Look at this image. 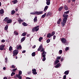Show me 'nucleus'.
Instances as JSON below:
<instances>
[{
  "instance_id": "39",
  "label": "nucleus",
  "mask_w": 79,
  "mask_h": 79,
  "mask_svg": "<svg viewBox=\"0 0 79 79\" xmlns=\"http://www.w3.org/2000/svg\"><path fill=\"white\" fill-rule=\"evenodd\" d=\"M15 73L14 72H12L11 74V76H13V75H15Z\"/></svg>"
},
{
  "instance_id": "18",
  "label": "nucleus",
  "mask_w": 79,
  "mask_h": 79,
  "mask_svg": "<svg viewBox=\"0 0 79 79\" xmlns=\"http://www.w3.org/2000/svg\"><path fill=\"white\" fill-rule=\"evenodd\" d=\"M8 24L6 25L5 28H4V30L5 31H7L8 30Z\"/></svg>"
},
{
  "instance_id": "52",
  "label": "nucleus",
  "mask_w": 79,
  "mask_h": 79,
  "mask_svg": "<svg viewBox=\"0 0 79 79\" xmlns=\"http://www.w3.org/2000/svg\"><path fill=\"white\" fill-rule=\"evenodd\" d=\"M56 38V36L55 35H54L53 36V39L54 40H55V38Z\"/></svg>"
},
{
  "instance_id": "63",
  "label": "nucleus",
  "mask_w": 79,
  "mask_h": 79,
  "mask_svg": "<svg viewBox=\"0 0 79 79\" xmlns=\"http://www.w3.org/2000/svg\"><path fill=\"white\" fill-rule=\"evenodd\" d=\"M29 35H30L29 34H27V37H29Z\"/></svg>"
},
{
  "instance_id": "37",
  "label": "nucleus",
  "mask_w": 79,
  "mask_h": 79,
  "mask_svg": "<svg viewBox=\"0 0 79 79\" xmlns=\"http://www.w3.org/2000/svg\"><path fill=\"white\" fill-rule=\"evenodd\" d=\"M55 31L52 32V34H51V35H52V36H53V35H55Z\"/></svg>"
},
{
  "instance_id": "8",
  "label": "nucleus",
  "mask_w": 79,
  "mask_h": 79,
  "mask_svg": "<svg viewBox=\"0 0 79 79\" xmlns=\"http://www.w3.org/2000/svg\"><path fill=\"white\" fill-rule=\"evenodd\" d=\"M6 23L7 24H10V23H12V19H8Z\"/></svg>"
},
{
  "instance_id": "11",
  "label": "nucleus",
  "mask_w": 79,
  "mask_h": 79,
  "mask_svg": "<svg viewBox=\"0 0 79 79\" xmlns=\"http://www.w3.org/2000/svg\"><path fill=\"white\" fill-rule=\"evenodd\" d=\"M16 77H18L19 79H22V77L21 76V75H18V74H16Z\"/></svg>"
},
{
  "instance_id": "61",
  "label": "nucleus",
  "mask_w": 79,
  "mask_h": 79,
  "mask_svg": "<svg viewBox=\"0 0 79 79\" xmlns=\"http://www.w3.org/2000/svg\"><path fill=\"white\" fill-rule=\"evenodd\" d=\"M3 69L4 70H5V69H6V67H3Z\"/></svg>"
},
{
  "instance_id": "29",
  "label": "nucleus",
  "mask_w": 79,
  "mask_h": 79,
  "mask_svg": "<svg viewBox=\"0 0 79 79\" xmlns=\"http://www.w3.org/2000/svg\"><path fill=\"white\" fill-rule=\"evenodd\" d=\"M0 13L1 15L3 14L4 13V10H0Z\"/></svg>"
},
{
  "instance_id": "14",
  "label": "nucleus",
  "mask_w": 79,
  "mask_h": 79,
  "mask_svg": "<svg viewBox=\"0 0 79 79\" xmlns=\"http://www.w3.org/2000/svg\"><path fill=\"white\" fill-rule=\"evenodd\" d=\"M51 37H52V34H51L50 33L48 34L47 37H48L49 38H50Z\"/></svg>"
},
{
  "instance_id": "41",
  "label": "nucleus",
  "mask_w": 79,
  "mask_h": 79,
  "mask_svg": "<svg viewBox=\"0 0 79 79\" xmlns=\"http://www.w3.org/2000/svg\"><path fill=\"white\" fill-rule=\"evenodd\" d=\"M44 48H42V49L40 51V52H44Z\"/></svg>"
},
{
  "instance_id": "4",
  "label": "nucleus",
  "mask_w": 79,
  "mask_h": 79,
  "mask_svg": "<svg viewBox=\"0 0 79 79\" xmlns=\"http://www.w3.org/2000/svg\"><path fill=\"white\" fill-rule=\"evenodd\" d=\"M13 56H16V55H17L18 53V50L15 49L13 51Z\"/></svg>"
},
{
  "instance_id": "6",
  "label": "nucleus",
  "mask_w": 79,
  "mask_h": 79,
  "mask_svg": "<svg viewBox=\"0 0 79 79\" xmlns=\"http://www.w3.org/2000/svg\"><path fill=\"white\" fill-rule=\"evenodd\" d=\"M32 73L33 74H37V73L36 72V69H32Z\"/></svg>"
},
{
  "instance_id": "36",
  "label": "nucleus",
  "mask_w": 79,
  "mask_h": 79,
  "mask_svg": "<svg viewBox=\"0 0 79 79\" xmlns=\"http://www.w3.org/2000/svg\"><path fill=\"white\" fill-rule=\"evenodd\" d=\"M60 59H61V56L57 57L56 60H60Z\"/></svg>"
},
{
  "instance_id": "24",
  "label": "nucleus",
  "mask_w": 79,
  "mask_h": 79,
  "mask_svg": "<svg viewBox=\"0 0 79 79\" xmlns=\"http://www.w3.org/2000/svg\"><path fill=\"white\" fill-rule=\"evenodd\" d=\"M22 25L24 26H27V24L25 22H23L22 23Z\"/></svg>"
},
{
  "instance_id": "58",
  "label": "nucleus",
  "mask_w": 79,
  "mask_h": 79,
  "mask_svg": "<svg viewBox=\"0 0 79 79\" xmlns=\"http://www.w3.org/2000/svg\"><path fill=\"white\" fill-rule=\"evenodd\" d=\"M3 79H8V78H7L6 77H4Z\"/></svg>"
},
{
  "instance_id": "10",
  "label": "nucleus",
  "mask_w": 79,
  "mask_h": 79,
  "mask_svg": "<svg viewBox=\"0 0 79 79\" xmlns=\"http://www.w3.org/2000/svg\"><path fill=\"white\" fill-rule=\"evenodd\" d=\"M46 4L47 5H50V0H46Z\"/></svg>"
},
{
  "instance_id": "40",
  "label": "nucleus",
  "mask_w": 79,
  "mask_h": 79,
  "mask_svg": "<svg viewBox=\"0 0 79 79\" xmlns=\"http://www.w3.org/2000/svg\"><path fill=\"white\" fill-rule=\"evenodd\" d=\"M65 51H68V50H69V47H67L65 49Z\"/></svg>"
},
{
  "instance_id": "5",
  "label": "nucleus",
  "mask_w": 79,
  "mask_h": 79,
  "mask_svg": "<svg viewBox=\"0 0 79 79\" xmlns=\"http://www.w3.org/2000/svg\"><path fill=\"white\" fill-rule=\"evenodd\" d=\"M61 40L63 44H65L66 42V39L64 38H61Z\"/></svg>"
},
{
  "instance_id": "31",
  "label": "nucleus",
  "mask_w": 79,
  "mask_h": 79,
  "mask_svg": "<svg viewBox=\"0 0 79 79\" xmlns=\"http://www.w3.org/2000/svg\"><path fill=\"white\" fill-rule=\"evenodd\" d=\"M48 6H46L45 8L44 9V10H47V9H48Z\"/></svg>"
},
{
  "instance_id": "30",
  "label": "nucleus",
  "mask_w": 79,
  "mask_h": 79,
  "mask_svg": "<svg viewBox=\"0 0 79 79\" xmlns=\"http://www.w3.org/2000/svg\"><path fill=\"white\" fill-rule=\"evenodd\" d=\"M15 13V11L14 10H12V11L11 12V14L12 15H14Z\"/></svg>"
},
{
  "instance_id": "50",
  "label": "nucleus",
  "mask_w": 79,
  "mask_h": 79,
  "mask_svg": "<svg viewBox=\"0 0 79 79\" xmlns=\"http://www.w3.org/2000/svg\"><path fill=\"white\" fill-rule=\"evenodd\" d=\"M5 60H6V63H7V60H8V58H7V57H6Z\"/></svg>"
},
{
  "instance_id": "54",
  "label": "nucleus",
  "mask_w": 79,
  "mask_h": 79,
  "mask_svg": "<svg viewBox=\"0 0 79 79\" xmlns=\"http://www.w3.org/2000/svg\"><path fill=\"white\" fill-rule=\"evenodd\" d=\"M61 21H62L61 19H60V18L59 19H58V21H59L60 22H61Z\"/></svg>"
},
{
  "instance_id": "23",
  "label": "nucleus",
  "mask_w": 79,
  "mask_h": 79,
  "mask_svg": "<svg viewBox=\"0 0 79 79\" xmlns=\"http://www.w3.org/2000/svg\"><path fill=\"white\" fill-rule=\"evenodd\" d=\"M64 8L65 10H68V6H66V5L64 6Z\"/></svg>"
},
{
  "instance_id": "53",
  "label": "nucleus",
  "mask_w": 79,
  "mask_h": 79,
  "mask_svg": "<svg viewBox=\"0 0 79 79\" xmlns=\"http://www.w3.org/2000/svg\"><path fill=\"white\" fill-rule=\"evenodd\" d=\"M60 22L59 21H57V24H60Z\"/></svg>"
},
{
  "instance_id": "47",
  "label": "nucleus",
  "mask_w": 79,
  "mask_h": 79,
  "mask_svg": "<svg viewBox=\"0 0 79 79\" xmlns=\"http://www.w3.org/2000/svg\"><path fill=\"white\" fill-rule=\"evenodd\" d=\"M18 22H22L23 21V20L21 19H19L18 20Z\"/></svg>"
},
{
  "instance_id": "21",
  "label": "nucleus",
  "mask_w": 79,
  "mask_h": 79,
  "mask_svg": "<svg viewBox=\"0 0 79 79\" xmlns=\"http://www.w3.org/2000/svg\"><path fill=\"white\" fill-rule=\"evenodd\" d=\"M64 73L66 75H68V74H69V71H68V70H67L64 72Z\"/></svg>"
},
{
  "instance_id": "17",
  "label": "nucleus",
  "mask_w": 79,
  "mask_h": 79,
  "mask_svg": "<svg viewBox=\"0 0 79 79\" xmlns=\"http://www.w3.org/2000/svg\"><path fill=\"white\" fill-rule=\"evenodd\" d=\"M12 3H13L14 4H16L18 3V0H15L14 1H12Z\"/></svg>"
},
{
  "instance_id": "27",
  "label": "nucleus",
  "mask_w": 79,
  "mask_h": 79,
  "mask_svg": "<svg viewBox=\"0 0 79 79\" xmlns=\"http://www.w3.org/2000/svg\"><path fill=\"white\" fill-rule=\"evenodd\" d=\"M27 34V33L25 32H23V33L22 34V35H21V36H25Z\"/></svg>"
},
{
  "instance_id": "32",
  "label": "nucleus",
  "mask_w": 79,
  "mask_h": 79,
  "mask_svg": "<svg viewBox=\"0 0 79 79\" xmlns=\"http://www.w3.org/2000/svg\"><path fill=\"white\" fill-rule=\"evenodd\" d=\"M42 39H43V38H42V37H40L39 38V41L40 42H41V41L42 40Z\"/></svg>"
},
{
  "instance_id": "12",
  "label": "nucleus",
  "mask_w": 79,
  "mask_h": 79,
  "mask_svg": "<svg viewBox=\"0 0 79 79\" xmlns=\"http://www.w3.org/2000/svg\"><path fill=\"white\" fill-rule=\"evenodd\" d=\"M60 63H58L55 66V68H59L60 66Z\"/></svg>"
},
{
  "instance_id": "48",
  "label": "nucleus",
  "mask_w": 79,
  "mask_h": 79,
  "mask_svg": "<svg viewBox=\"0 0 79 79\" xmlns=\"http://www.w3.org/2000/svg\"><path fill=\"white\" fill-rule=\"evenodd\" d=\"M66 75H64L63 77V79H66Z\"/></svg>"
},
{
  "instance_id": "38",
  "label": "nucleus",
  "mask_w": 79,
  "mask_h": 79,
  "mask_svg": "<svg viewBox=\"0 0 79 79\" xmlns=\"http://www.w3.org/2000/svg\"><path fill=\"white\" fill-rule=\"evenodd\" d=\"M16 70H17V69H12V71L13 72H15Z\"/></svg>"
},
{
  "instance_id": "13",
  "label": "nucleus",
  "mask_w": 79,
  "mask_h": 79,
  "mask_svg": "<svg viewBox=\"0 0 79 79\" xmlns=\"http://www.w3.org/2000/svg\"><path fill=\"white\" fill-rule=\"evenodd\" d=\"M9 19V18L8 17H6L5 19L3 20V21H5V22H7V21Z\"/></svg>"
},
{
  "instance_id": "49",
  "label": "nucleus",
  "mask_w": 79,
  "mask_h": 79,
  "mask_svg": "<svg viewBox=\"0 0 79 79\" xmlns=\"http://www.w3.org/2000/svg\"><path fill=\"white\" fill-rule=\"evenodd\" d=\"M1 42L2 43H4L5 42V40H2Z\"/></svg>"
},
{
  "instance_id": "25",
  "label": "nucleus",
  "mask_w": 79,
  "mask_h": 79,
  "mask_svg": "<svg viewBox=\"0 0 79 79\" xmlns=\"http://www.w3.org/2000/svg\"><path fill=\"white\" fill-rule=\"evenodd\" d=\"M14 34H15L16 35H18V34H19V33L18 32H17L16 31H15L14 32Z\"/></svg>"
},
{
  "instance_id": "20",
  "label": "nucleus",
  "mask_w": 79,
  "mask_h": 79,
  "mask_svg": "<svg viewBox=\"0 0 79 79\" xmlns=\"http://www.w3.org/2000/svg\"><path fill=\"white\" fill-rule=\"evenodd\" d=\"M42 55H43V57H45L46 55H45V51H44V52H43L42 53Z\"/></svg>"
},
{
  "instance_id": "60",
  "label": "nucleus",
  "mask_w": 79,
  "mask_h": 79,
  "mask_svg": "<svg viewBox=\"0 0 79 79\" xmlns=\"http://www.w3.org/2000/svg\"><path fill=\"white\" fill-rule=\"evenodd\" d=\"M35 47H36L35 45H34V46L33 47V48H35Z\"/></svg>"
},
{
  "instance_id": "42",
  "label": "nucleus",
  "mask_w": 79,
  "mask_h": 79,
  "mask_svg": "<svg viewBox=\"0 0 79 79\" xmlns=\"http://www.w3.org/2000/svg\"><path fill=\"white\" fill-rule=\"evenodd\" d=\"M11 68H16V66H15V65H13L11 66Z\"/></svg>"
},
{
  "instance_id": "9",
  "label": "nucleus",
  "mask_w": 79,
  "mask_h": 79,
  "mask_svg": "<svg viewBox=\"0 0 79 79\" xmlns=\"http://www.w3.org/2000/svg\"><path fill=\"white\" fill-rule=\"evenodd\" d=\"M5 45H2L0 46V50H3V48L4 47H5Z\"/></svg>"
},
{
  "instance_id": "57",
  "label": "nucleus",
  "mask_w": 79,
  "mask_h": 79,
  "mask_svg": "<svg viewBox=\"0 0 79 79\" xmlns=\"http://www.w3.org/2000/svg\"><path fill=\"white\" fill-rule=\"evenodd\" d=\"M26 53V51L25 50H23L22 51V53Z\"/></svg>"
},
{
  "instance_id": "3",
  "label": "nucleus",
  "mask_w": 79,
  "mask_h": 79,
  "mask_svg": "<svg viewBox=\"0 0 79 79\" xmlns=\"http://www.w3.org/2000/svg\"><path fill=\"white\" fill-rule=\"evenodd\" d=\"M38 27H39V25L35 27H34L32 29V32H35V31L37 32V31H38L39 29V28H38Z\"/></svg>"
},
{
  "instance_id": "34",
  "label": "nucleus",
  "mask_w": 79,
  "mask_h": 79,
  "mask_svg": "<svg viewBox=\"0 0 79 79\" xmlns=\"http://www.w3.org/2000/svg\"><path fill=\"white\" fill-rule=\"evenodd\" d=\"M21 74H22V71H20L19 72V74L18 75H21Z\"/></svg>"
},
{
  "instance_id": "59",
  "label": "nucleus",
  "mask_w": 79,
  "mask_h": 79,
  "mask_svg": "<svg viewBox=\"0 0 79 79\" xmlns=\"http://www.w3.org/2000/svg\"><path fill=\"white\" fill-rule=\"evenodd\" d=\"M71 2V0H68V3H70Z\"/></svg>"
},
{
  "instance_id": "35",
  "label": "nucleus",
  "mask_w": 79,
  "mask_h": 79,
  "mask_svg": "<svg viewBox=\"0 0 79 79\" xmlns=\"http://www.w3.org/2000/svg\"><path fill=\"white\" fill-rule=\"evenodd\" d=\"M63 8V6H62L60 7L59 9V10H61Z\"/></svg>"
},
{
  "instance_id": "45",
  "label": "nucleus",
  "mask_w": 79,
  "mask_h": 79,
  "mask_svg": "<svg viewBox=\"0 0 79 79\" xmlns=\"http://www.w3.org/2000/svg\"><path fill=\"white\" fill-rule=\"evenodd\" d=\"M62 52H63L62 50H60L59 52V53L60 54H61V53H62Z\"/></svg>"
},
{
  "instance_id": "44",
  "label": "nucleus",
  "mask_w": 79,
  "mask_h": 79,
  "mask_svg": "<svg viewBox=\"0 0 79 79\" xmlns=\"http://www.w3.org/2000/svg\"><path fill=\"white\" fill-rule=\"evenodd\" d=\"M43 57L44 58H43L42 60L43 61H45V60H46V58H45V57Z\"/></svg>"
},
{
  "instance_id": "64",
  "label": "nucleus",
  "mask_w": 79,
  "mask_h": 79,
  "mask_svg": "<svg viewBox=\"0 0 79 79\" xmlns=\"http://www.w3.org/2000/svg\"><path fill=\"white\" fill-rule=\"evenodd\" d=\"M15 10H18V7L15 9Z\"/></svg>"
},
{
  "instance_id": "33",
  "label": "nucleus",
  "mask_w": 79,
  "mask_h": 79,
  "mask_svg": "<svg viewBox=\"0 0 79 79\" xmlns=\"http://www.w3.org/2000/svg\"><path fill=\"white\" fill-rule=\"evenodd\" d=\"M12 50H13V48H12V47L10 46L9 49V51H11Z\"/></svg>"
},
{
  "instance_id": "16",
  "label": "nucleus",
  "mask_w": 79,
  "mask_h": 79,
  "mask_svg": "<svg viewBox=\"0 0 79 79\" xmlns=\"http://www.w3.org/2000/svg\"><path fill=\"white\" fill-rule=\"evenodd\" d=\"M25 39H26V37H23L21 40V42H23V41H24L25 40Z\"/></svg>"
},
{
  "instance_id": "56",
  "label": "nucleus",
  "mask_w": 79,
  "mask_h": 79,
  "mask_svg": "<svg viewBox=\"0 0 79 79\" xmlns=\"http://www.w3.org/2000/svg\"><path fill=\"white\" fill-rule=\"evenodd\" d=\"M41 48H39L37 50H38V51L39 52V51H40V50H41Z\"/></svg>"
},
{
  "instance_id": "51",
  "label": "nucleus",
  "mask_w": 79,
  "mask_h": 79,
  "mask_svg": "<svg viewBox=\"0 0 79 79\" xmlns=\"http://www.w3.org/2000/svg\"><path fill=\"white\" fill-rule=\"evenodd\" d=\"M64 60V58L63 57H62L61 59H60L61 61H63Z\"/></svg>"
},
{
  "instance_id": "7",
  "label": "nucleus",
  "mask_w": 79,
  "mask_h": 79,
  "mask_svg": "<svg viewBox=\"0 0 79 79\" xmlns=\"http://www.w3.org/2000/svg\"><path fill=\"white\" fill-rule=\"evenodd\" d=\"M52 13L50 12H49L47 13L46 16L47 17L49 16H52Z\"/></svg>"
},
{
  "instance_id": "26",
  "label": "nucleus",
  "mask_w": 79,
  "mask_h": 79,
  "mask_svg": "<svg viewBox=\"0 0 79 79\" xmlns=\"http://www.w3.org/2000/svg\"><path fill=\"white\" fill-rule=\"evenodd\" d=\"M37 17L36 16L35 17L34 19V21L35 22H36L37 21Z\"/></svg>"
},
{
  "instance_id": "55",
  "label": "nucleus",
  "mask_w": 79,
  "mask_h": 79,
  "mask_svg": "<svg viewBox=\"0 0 79 79\" xmlns=\"http://www.w3.org/2000/svg\"><path fill=\"white\" fill-rule=\"evenodd\" d=\"M31 73H32V72L31 71L30 72H28V74H31Z\"/></svg>"
},
{
  "instance_id": "2",
  "label": "nucleus",
  "mask_w": 79,
  "mask_h": 79,
  "mask_svg": "<svg viewBox=\"0 0 79 79\" xmlns=\"http://www.w3.org/2000/svg\"><path fill=\"white\" fill-rule=\"evenodd\" d=\"M31 15H42V14H43V11H36L34 12H32L31 13Z\"/></svg>"
},
{
  "instance_id": "15",
  "label": "nucleus",
  "mask_w": 79,
  "mask_h": 79,
  "mask_svg": "<svg viewBox=\"0 0 79 79\" xmlns=\"http://www.w3.org/2000/svg\"><path fill=\"white\" fill-rule=\"evenodd\" d=\"M16 48L17 50H19V49H21L22 47H21V45H19V46H17Z\"/></svg>"
},
{
  "instance_id": "46",
  "label": "nucleus",
  "mask_w": 79,
  "mask_h": 79,
  "mask_svg": "<svg viewBox=\"0 0 79 79\" xmlns=\"http://www.w3.org/2000/svg\"><path fill=\"white\" fill-rule=\"evenodd\" d=\"M50 41V40L49 39H48L46 41L47 43H49Z\"/></svg>"
},
{
  "instance_id": "22",
  "label": "nucleus",
  "mask_w": 79,
  "mask_h": 79,
  "mask_svg": "<svg viewBox=\"0 0 79 79\" xmlns=\"http://www.w3.org/2000/svg\"><path fill=\"white\" fill-rule=\"evenodd\" d=\"M46 15H47V13H45L44 14L42 15L41 17L42 18H44L46 16Z\"/></svg>"
},
{
  "instance_id": "28",
  "label": "nucleus",
  "mask_w": 79,
  "mask_h": 79,
  "mask_svg": "<svg viewBox=\"0 0 79 79\" xmlns=\"http://www.w3.org/2000/svg\"><path fill=\"white\" fill-rule=\"evenodd\" d=\"M32 56H35V52H33L31 54Z\"/></svg>"
},
{
  "instance_id": "43",
  "label": "nucleus",
  "mask_w": 79,
  "mask_h": 79,
  "mask_svg": "<svg viewBox=\"0 0 79 79\" xmlns=\"http://www.w3.org/2000/svg\"><path fill=\"white\" fill-rule=\"evenodd\" d=\"M43 46H42V44H41L39 48H40L41 49H42V48H43Z\"/></svg>"
},
{
  "instance_id": "62",
  "label": "nucleus",
  "mask_w": 79,
  "mask_h": 79,
  "mask_svg": "<svg viewBox=\"0 0 79 79\" xmlns=\"http://www.w3.org/2000/svg\"><path fill=\"white\" fill-rule=\"evenodd\" d=\"M73 2H76V0H71Z\"/></svg>"
},
{
  "instance_id": "1",
  "label": "nucleus",
  "mask_w": 79,
  "mask_h": 79,
  "mask_svg": "<svg viewBox=\"0 0 79 79\" xmlns=\"http://www.w3.org/2000/svg\"><path fill=\"white\" fill-rule=\"evenodd\" d=\"M69 13V10H68L65 12H64V14L63 15V16L64 18L63 19L62 22L61 23V24L62 27H64L65 26V24L66 23V22L68 19V14Z\"/></svg>"
},
{
  "instance_id": "19",
  "label": "nucleus",
  "mask_w": 79,
  "mask_h": 79,
  "mask_svg": "<svg viewBox=\"0 0 79 79\" xmlns=\"http://www.w3.org/2000/svg\"><path fill=\"white\" fill-rule=\"evenodd\" d=\"M59 62H60V60H56L54 63L55 65H56V64H57V63H59Z\"/></svg>"
}]
</instances>
